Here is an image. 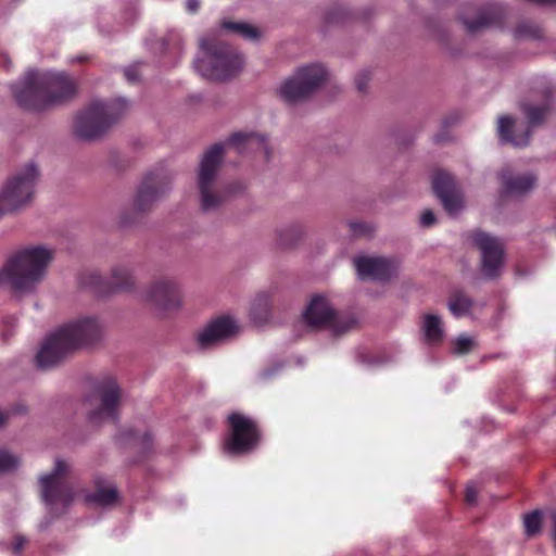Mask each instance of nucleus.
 <instances>
[{
	"instance_id": "393cba45",
	"label": "nucleus",
	"mask_w": 556,
	"mask_h": 556,
	"mask_svg": "<svg viewBox=\"0 0 556 556\" xmlns=\"http://www.w3.org/2000/svg\"><path fill=\"white\" fill-rule=\"evenodd\" d=\"M552 103H553V100H552L551 94L548 93L544 103L541 105H529V104L522 105V111L525 112V114L529 121L530 127H535L543 123L547 113L552 109Z\"/></svg>"
},
{
	"instance_id": "2eb2a0df",
	"label": "nucleus",
	"mask_w": 556,
	"mask_h": 556,
	"mask_svg": "<svg viewBox=\"0 0 556 556\" xmlns=\"http://www.w3.org/2000/svg\"><path fill=\"white\" fill-rule=\"evenodd\" d=\"M501 191L513 197H523L536 186L538 176L531 170L516 172L511 167H504L498 176Z\"/></svg>"
},
{
	"instance_id": "37998d69",
	"label": "nucleus",
	"mask_w": 556,
	"mask_h": 556,
	"mask_svg": "<svg viewBox=\"0 0 556 556\" xmlns=\"http://www.w3.org/2000/svg\"><path fill=\"white\" fill-rule=\"evenodd\" d=\"M150 442H151V437L149 434H146V435L142 437V443L143 444H146V443L148 444Z\"/></svg>"
},
{
	"instance_id": "e433bc0d",
	"label": "nucleus",
	"mask_w": 556,
	"mask_h": 556,
	"mask_svg": "<svg viewBox=\"0 0 556 556\" xmlns=\"http://www.w3.org/2000/svg\"><path fill=\"white\" fill-rule=\"evenodd\" d=\"M370 79V75L367 71L359 72L355 77V85L359 91H365L367 84Z\"/></svg>"
},
{
	"instance_id": "412c9836",
	"label": "nucleus",
	"mask_w": 556,
	"mask_h": 556,
	"mask_svg": "<svg viewBox=\"0 0 556 556\" xmlns=\"http://www.w3.org/2000/svg\"><path fill=\"white\" fill-rule=\"evenodd\" d=\"M227 146L232 148L237 153L245 152H263L265 157H269V148L265 137L254 132H237L227 141Z\"/></svg>"
},
{
	"instance_id": "4c0bfd02",
	"label": "nucleus",
	"mask_w": 556,
	"mask_h": 556,
	"mask_svg": "<svg viewBox=\"0 0 556 556\" xmlns=\"http://www.w3.org/2000/svg\"><path fill=\"white\" fill-rule=\"evenodd\" d=\"M465 496L468 504H475L477 502L478 489L473 482L467 484Z\"/></svg>"
},
{
	"instance_id": "f8f14e48",
	"label": "nucleus",
	"mask_w": 556,
	"mask_h": 556,
	"mask_svg": "<svg viewBox=\"0 0 556 556\" xmlns=\"http://www.w3.org/2000/svg\"><path fill=\"white\" fill-rule=\"evenodd\" d=\"M303 317L309 327H326L334 333H342L354 324L352 319L338 315L329 300L320 294L312 298Z\"/></svg>"
},
{
	"instance_id": "1a4fd4ad",
	"label": "nucleus",
	"mask_w": 556,
	"mask_h": 556,
	"mask_svg": "<svg viewBox=\"0 0 556 556\" xmlns=\"http://www.w3.org/2000/svg\"><path fill=\"white\" fill-rule=\"evenodd\" d=\"M326 78L327 71L321 64L300 67L280 86L279 96L289 103L296 102L314 92Z\"/></svg>"
},
{
	"instance_id": "f3484780",
	"label": "nucleus",
	"mask_w": 556,
	"mask_h": 556,
	"mask_svg": "<svg viewBox=\"0 0 556 556\" xmlns=\"http://www.w3.org/2000/svg\"><path fill=\"white\" fill-rule=\"evenodd\" d=\"M354 265L361 279L377 281L389 280L397 269L393 261L384 257L359 256L354 258Z\"/></svg>"
},
{
	"instance_id": "c85d7f7f",
	"label": "nucleus",
	"mask_w": 556,
	"mask_h": 556,
	"mask_svg": "<svg viewBox=\"0 0 556 556\" xmlns=\"http://www.w3.org/2000/svg\"><path fill=\"white\" fill-rule=\"evenodd\" d=\"M472 306V301L462 292L453 294L448 301V309L459 318L467 315Z\"/></svg>"
},
{
	"instance_id": "a19ab883",
	"label": "nucleus",
	"mask_w": 556,
	"mask_h": 556,
	"mask_svg": "<svg viewBox=\"0 0 556 556\" xmlns=\"http://www.w3.org/2000/svg\"><path fill=\"white\" fill-rule=\"evenodd\" d=\"M200 8V0H186V9L190 13H195Z\"/></svg>"
},
{
	"instance_id": "0eeeda50",
	"label": "nucleus",
	"mask_w": 556,
	"mask_h": 556,
	"mask_svg": "<svg viewBox=\"0 0 556 556\" xmlns=\"http://www.w3.org/2000/svg\"><path fill=\"white\" fill-rule=\"evenodd\" d=\"M225 146L216 143L212 146L203 155L200 162L198 175V187L201 197V207L203 211H211L224 201L225 194L219 190L216 176L220 166Z\"/></svg>"
},
{
	"instance_id": "20e7f679",
	"label": "nucleus",
	"mask_w": 556,
	"mask_h": 556,
	"mask_svg": "<svg viewBox=\"0 0 556 556\" xmlns=\"http://www.w3.org/2000/svg\"><path fill=\"white\" fill-rule=\"evenodd\" d=\"M193 65L194 70L206 79L225 80L242 70L244 60L230 46L203 37L200 39V51Z\"/></svg>"
},
{
	"instance_id": "6e6552de",
	"label": "nucleus",
	"mask_w": 556,
	"mask_h": 556,
	"mask_svg": "<svg viewBox=\"0 0 556 556\" xmlns=\"http://www.w3.org/2000/svg\"><path fill=\"white\" fill-rule=\"evenodd\" d=\"M121 396V388L114 379L106 378L98 382L92 394L86 399V403L90 407L89 421L100 424L104 420H115Z\"/></svg>"
},
{
	"instance_id": "423d86ee",
	"label": "nucleus",
	"mask_w": 556,
	"mask_h": 556,
	"mask_svg": "<svg viewBox=\"0 0 556 556\" xmlns=\"http://www.w3.org/2000/svg\"><path fill=\"white\" fill-rule=\"evenodd\" d=\"M38 178L37 165L29 162L7 181L0 191V218L33 200Z\"/></svg>"
},
{
	"instance_id": "a878e982",
	"label": "nucleus",
	"mask_w": 556,
	"mask_h": 556,
	"mask_svg": "<svg viewBox=\"0 0 556 556\" xmlns=\"http://www.w3.org/2000/svg\"><path fill=\"white\" fill-rule=\"evenodd\" d=\"M222 29L236 34L247 40H256L260 38L258 29L248 23L224 22Z\"/></svg>"
},
{
	"instance_id": "f704fd0d",
	"label": "nucleus",
	"mask_w": 556,
	"mask_h": 556,
	"mask_svg": "<svg viewBox=\"0 0 556 556\" xmlns=\"http://www.w3.org/2000/svg\"><path fill=\"white\" fill-rule=\"evenodd\" d=\"M349 226L353 236H369L372 232V227L368 224L352 222Z\"/></svg>"
},
{
	"instance_id": "c03bdc74",
	"label": "nucleus",
	"mask_w": 556,
	"mask_h": 556,
	"mask_svg": "<svg viewBox=\"0 0 556 556\" xmlns=\"http://www.w3.org/2000/svg\"><path fill=\"white\" fill-rule=\"evenodd\" d=\"M263 375H264L265 377H269V376L271 375V372H269V371H264V374H263Z\"/></svg>"
},
{
	"instance_id": "2f4dec72",
	"label": "nucleus",
	"mask_w": 556,
	"mask_h": 556,
	"mask_svg": "<svg viewBox=\"0 0 556 556\" xmlns=\"http://www.w3.org/2000/svg\"><path fill=\"white\" fill-rule=\"evenodd\" d=\"M515 37L539 39L541 38V29L538 25L531 23H522L515 28Z\"/></svg>"
},
{
	"instance_id": "7c9ffc66",
	"label": "nucleus",
	"mask_w": 556,
	"mask_h": 556,
	"mask_svg": "<svg viewBox=\"0 0 556 556\" xmlns=\"http://www.w3.org/2000/svg\"><path fill=\"white\" fill-rule=\"evenodd\" d=\"M542 515L539 510L529 513L523 518L525 531L528 536L536 534L541 529Z\"/></svg>"
},
{
	"instance_id": "cd10ccee",
	"label": "nucleus",
	"mask_w": 556,
	"mask_h": 556,
	"mask_svg": "<svg viewBox=\"0 0 556 556\" xmlns=\"http://www.w3.org/2000/svg\"><path fill=\"white\" fill-rule=\"evenodd\" d=\"M250 314L257 324L267 320L269 316V298L266 293H260L255 296L251 305Z\"/></svg>"
},
{
	"instance_id": "dca6fc26",
	"label": "nucleus",
	"mask_w": 556,
	"mask_h": 556,
	"mask_svg": "<svg viewBox=\"0 0 556 556\" xmlns=\"http://www.w3.org/2000/svg\"><path fill=\"white\" fill-rule=\"evenodd\" d=\"M432 188L451 216L460 212L464 205L463 197L456 189L454 179L450 174L445 172L435 173L432 178Z\"/></svg>"
},
{
	"instance_id": "f257e3e1",
	"label": "nucleus",
	"mask_w": 556,
	"mask_h": 556,
	"mask_svg": "<svg viewBox=\"0 0 556 556\" xmlns=\"http://www.w3.org/2000/svg\"><path fill=\"white\" fill-rule=\"evenodd\" d=\"M12 91L20 106L41 111L71 99L76 85L65 73L30 70L12 86Z\"/></svg>"
},
{
	"instance_id": "72a5a7b5",
	"label": "nucleus",
	"mask_w": 556,
	"mask_h": 556,
	"mask_svg": "<svg viewBox=\"0 0 556 556\" xmlns=\"http://www.w3.org/2000/svg\"><path fill=\"white\" fill-rule=\"evenodd\" d=\"M475 345V341L472 338L467 334H460L453 342V352L457 355H463L468 353Z\"/></svg>"
},
{
	"instance_id": "79ce46f5",
	"label": "nucleus",
	"mask_w": 556,
	"mask_h": 556,
	"mask_svg": "<svg viewBox=\"0 0 556 556\" xmlns=\"http://www.w3.org/2000/svg\"><path fill=\"white\" fill-rule=\"evenodd\" d=\"M7 418H8L7 414H4L3 412H0V426L4 424Z\"/></svg>"
},
{
	"instance_id": "c9c22d12",
	"label": "nucleus",
	"mask_w": 556,
	"mask_h": 556,
	"mask_svg": "<svg viewBox=\"0 0 556 556\" xmlns=\"http://www.w3.org/2000/svg\"><path fill=\"white\" fill-rule=\"evenodd\" d=\"M143 65L142 62H136L124 70L125 78L129 83H135L139 79V67Z\"/></svg>"
},
{
	"instance_id": "c756f323",
	"label": "nucleus",
	"mask_w": 556,
	"mask_h": 556,
	"mask_svg": "<svg viewBox=\"0 0 556 556\" xmlns=\"http://www.w3.org/2000/svg\"><path fill=\"white\" fill-rule=\"evenodd\" d=\"M89 503H94L100 506H106L114 503L117 500V491L113 485L106 488H99L94 493L90 494L86 498Z\"/></svg>"
},
{
	"instance_id": "5701e85b",
	"label": "nucleus",
	"mask_w": 556,
	"mask_h": 556,
	"mask_svg": "<svg viewBox=\"0 0 556 556\" xmlns=\"http://www.w3.org/2000/svg\"><path fill=\"white\" fill-rule=\"evenodd\" d=\"M421 330L425 341L429 344H438L444 337L442 319L435 314L424 315Z\"/></svg>"
},
{
	"instance_id": "bb28decb",
	"label": "nucleus",
	"mask_w": 556,
	"mask_h": 556,
	"mask_svg": "<svg viewBox=\"0 0 556 556\" xmlns=\"http://www.w3.org/2000/svg\"><path fill=\"white\" fill-rule=\"evenodd\" d=\"M135 283L131 270L126 266H119L112 271V289L113 290H128Z\"/></svg>"
},
{
	"instance_id": "aec40b11",
	"label": "nucleus",
	"mask_w": 556,
	"mask_h": 556,
	"mask_svg": "<svg viewBox=\"0 0 556 556\" xmlns=\"http://www.w3.org/2000/svg\"><path fill=\"white\" fill-rule=\"evenodd\" d=\"M472 11L471 8L462 14L460 20L469 33H475L483 27L498 25L502 21L503 8L501 4L492 3L485 8L476 10V18L470 20L469 13Z\"/></svg>"
},
{
	"instance_id": "4be33fe9",
	"label": "nucleus",
	"mask_w": 556,
	"mask_h": 556,
	"mask_svg": "<svg viewBox=\"0 0 556 556\" xmlns=\"http://www.w3.org/2000/svg\"><path fill=\"white\" fill-rule=\"evenodd\" d=\"M497 132L502 142L510 143L515 147H526L529 143L531 136L530 127L522 132L517 134L515 121L507 115L498 117Z\"/></svg>"
},
{
	"instance_id": "6ab92c4d",
	"label": "nucleus",
	"mask_w": 556,
	"mask_h": 556,
	"mask_svg": "<svg viewBox=\"0 0 556 556\" xmlns=\"http://www.w3.org/2000/svg\"><path fill=\"white\" fill-rule=\"evenodd\" d=\"M238 331L237 323L223 316L208 324L198 336V343L202 349H208L235 336Z\"/></svg>"
},
{
	"instance_id": "ddd939ff",
	"label": "nucleus",
	"mask_w": 556,
	"mask_h": 556,
	"mask_svg": "<svg viewBox=\"0 0 556 556\" xmlns=\"http://www.w3.org/2000/svg\"><path fill=\"white\" fill-rule=\"evenodd\" d=\"M472 242L481 252L482 273L489 279L500 276L504 265V244L483 231L472 233Z\"/></svg>"
},
{
	"instance_id": "b1692460",
	"label": "nucleus",
	"mask_w": 556,
	"mask_h": 556,
	"mask_svg": "<svg viewBox=\"0 0 556 556\" xmlns=\"http://www.w3.org/2000/svg\"><path fill=\"white\" fill-rule=\"evenodd\" d=\"M156 49L160 50L164 56L177 60L182 53V39L178 31H169L167 36L156 42ZM151 49L155 50L154 47ZM172 65L176 64V61L172 62Z\"/></svg>"
},
{
	"instance_id": "9b49d317",
	"label": "nucleus",
	"mask_w": 556,
	"mask_h": 556,
	"mask_svg": "<svg viewBox=\"0 0 556 556\" xmlns=\"http://www.w3.org/2000/svg\"><path fill=\"white\" fill-rule=\"evenodd\" d=\"M228 420L231 431L225 441V452L229 455H239L255 448L260 439L255 421L239 413L229 415Z\"/></svg>"
},
{
	"instance_id": "473e14b6",
	"label": "nucleus",
	"mask_w": 556,
	"mask_h": 556,
	"mask_svg": "<svg viewBox=\"0 0 556 556\" xmlns=\"http://www.w3.org/2000/svg\"><path fill=\"white\" fill-rule=\"evenodd\" d=\"M20 465V459L9 453L8 451H0V473L10 472L16 469Z\"/></svg>"
},
{
	"instance_id": "58836bf2",
	"label": "nucleus",
	"mask_w": 556,
	"mask_h": 556,
	"mask_svg": "<svg viewBox=\"0 0 556 556\" xmlns=\"http://www.w3.org/2000/svg\"><path fill=\"white\" fill-rule=\"evenodd\" d=\"M435 223V216L431 210H426L420 215V225L422 227H430Z\"/></svg>"
},
{
	"instance_id": "a18cd8bd",
	"label": "nucleus",
	"mask_w": 556,
	"mask_h": 556,
	"mask_svg": "<svg viewBox=\"0 0 556 556\" xmlns=\"http://www.w3.org/2000/svg\"><path fill=\"white\" fill-rule=\"evenodd\" d=\"M435 141L440 142V141H442V138L437 137V138H435Z\"/></svg>"
},
{
	"instance_id": "ea45409f",
	"label": "nucleus",
	"mask_w": 556,
	"mask_h": 556,
	"mask_svg": "<svg viewBox=\"0 0 556 556\" xmlns=\"http://www.w3.org/2000/svg\"><path fill=\"white\" fill-rule=\"evenodd\" d=\"M26 543V539L22 535H16L12 545V549L15 554H18Z\"/></svg>"
},
{
	"instance_id": "a211bd4d",
	"label": "nucleus",
	"mask_w": 556,
	"mask_h": 556,
	"mask_svg": "<svg viewBox=\"0 0 556 556\" xmlns=\"http://www.w3.org/2000/svg\"><path fill=\"white\" fill-rule=\"evenodd\" d=\"M169 190L168 179L160 173L148 174L139 186L135 204L143 211Z\"/></svg>"
},
{
	"instance_id": "4468645a",
	"label": "nucleus",
	"mask_w": 556,
	"mask_h": 556,
	"mask_svg": "<svg viewBox=\"0 0 556 556\" xmlns=\"http://www.w3.org/2000/svg\"><path fill=\"white\" fill-rule=\"evenodd\" d=\"M146 301L157 312L167 314L177 311L181 305L178 285L173 280H159L144 294Z\"/></svg>"
},
{
	"instance_id": "7ed1b4c3",
	"label": "nucleus",
	"mask_w": 556,
	"mask_h": 556,
	"mask_svg": "<svg viewBox=\"0 0 556 556\" xmlns=\"http://www.w3.org/2000/svg\"><path fill=\"white\" fill-rule=\"evenodd\" d=\"M53 251L35 245L17 252L0 270V286L9 285L14 291L27 292L45 277Z\"/></svg>"
},
{
	"instance_id": "39448f33",
	"label": "nucleus",
	"mask_w": 556,
	"mask_h": 556,
	"mask_svg": "<svg viewBox=\"0 0 556 556\" xmlns=\"http://www.w3.org/2000/svg\"><path fill=\"white\" fill-rule=\"evenodd\" d=\"M126 99L117 98L111 102L94 101L79 112L74 122V135L85 141L102 136L128 110Z\"/></svg>"
},
{
	"instance_id": "9d476101",
	"label": "nucleus",
	"mask_w": 556,
	"mask_h": 556,
	"mask_svg": "<svg viewBox=\"0 0 556 556\" xmlns=\"http://www.w3.org/2000/svg\"><path fill=\"white\" fill-rule=\"evenodd\" d=\"M67 470V464L58 459L53 470L39 480L41 497L52 513H58L59 506L65 510L74 497L73 488L65 481Z\"/></svg>"
},
{
	"instance_id": "f03ea898",
	"label": "nucleus",
	"mask_w": 556,
	"mask_h": 556,
	"mask_svg": "<svg viewBox=\"0 0 556 556\" xmlns=\"http://www.w3.org/2000/svg\"><path fill=\"white\" fill-rule=\"evenodd\" d=\"M101 334V325L93 317H86L68 323L51 333L42 343L36 355L39 368L48 369L75 348L89 344Z\"/></svg>"
}]
</instances>
